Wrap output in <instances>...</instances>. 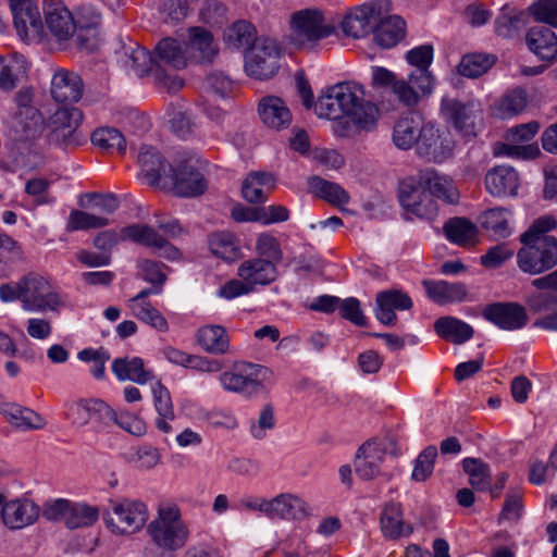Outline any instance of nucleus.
I'll return each mask as SVG.
<instances>
[{
  "label": "nucleus",
  "mask_w": 557,
  "mask_h": 557,
  "mask_svg": "<svg viewBox=\"0 0 557 557\" xmlns=\"http://www.w3.org/2000/svg\"><path fill=\"white\" fill-rule=\"evenodd\" d=\"M257 40L255 26L246 20L236 21L224 30L225 44L234 49H246Z\"/></svg>",
  "instance_id": "obj_50"
},
{
  "label": "nucleus",
  "mask_w": 557,
  "mask_h": 557,
  "mask_svg": "<svg viewBox=\"0 0 557 557\" xmlns=\"http://www.w3.org/2000/svg\"><path fill=\"white\" fill-rule=\"evenodd\" d=\"M405 27L400 16H388L373 27V40L381 48H393L405 37Z\"/></svg>",
  "instance_id": "obj_41"
},
{
  "label": "nucleus",
  "mask_w": 557,
  "mask_h": 557,
  "mask_svg": "<svg viewBox=\"0 0 557 557\" xmlns=\"http://www.w3.org/2000/svg\"><path fill=\"white\" fill-rule=\"evenodd\" d=\"M483 317L502 330L515 331L522 329L528 322V314L519 304L495 302L488 305Z\"/></svg>",
  "instance_id": "obj_17"
},
{
  "label": "nucleus",
  "mask_w": 557,
  "mask_h": 557,
  "mask_svg": "<svg viewBox=\"0 0 557 557\" xmlns=\"http://www.w3.org/2000/svg\"><path fill=\"white\" fill-rule=\"evenodd\" d=\"M99 22V15H94L90 23L88 24H82L81 22H77L74 34L78 48L87 51H94L98 48L100 41L98 32Z\"/></svg>",
  "instance_id": "obj_58"
},
{
  "label": "nucleus",
  "mask_w": 557,
  "mask_h": 557,
  "mask_svg": "<svg viewBox=\"0 0 557 557\" xmlns=\"http://www.w3.org/2000/svg\"><path fill=\"white\" fill-rule=\"evenodd\" d=\"M166 184H171L176 196L186 198L200 196L208 188V182L196 169L193 158L178 161L164 183Z\"/></svg>",
  "instance_id": "obj_14"
},
{
  "label": "nucleus",
  "mask_w": 557,
  "mask_h": 557,
  "mask_svg": "<svg viewBox=\"0 0 557 557\" xmlns=\"http://www.w3.org/2000/svg\"><path fill=\"white\" fill-rule=\"evenodd\" d=\"M50 92L57 102H77L84 92L83 79L75 72L64 69L58 70L51 78Z\"/></svg>",
  "instance_id": "obj_24"
},
{
  "label": "nucleus",
  "mask_w": 557,
  "mask_h": 557,
  "mask_svg": "<svg viewBox=\"0 0 557 557\" xmlns=\"http://www.w3.org/2000/svg\"><path fill=\"white\" fill-rule=\"evenodd\" d=\"M377 22L376 12L373 5L362 4L346 14L341 27L345 36L362 38L373 32Z\"/></svg>",
  "instance_id": "obj_27"
},
{
  "label": "nucleus",
  "mask_w": 557,
  "mask_h": 557,
  "mask_svg": "<svg viewBox=\"0 0 557 557\" xmlns=\"http://www.w3.org/2000/svg\"><path fill=\"white\" fill-rule=\"evenodd\" d=\"M422 284L428 297L441 306L462 302L468 294L467 286L461 282L424 280Z\"/></svg>",
  "instance_id": "obj_34"
},
{
  "label": "nucleus",
  "mask_w": 557,
  "mask_h": 557,
  "mask_svg": "<svg viewBox=\"0 0 557 557\" xmlns=\"http://www.w3.org/2000/svg\"><path fill=\"white\" fill-rule=\"evenodd\" d=\"M22 307L29 312L57 311L62 305L61 296L50 289L48 281L36 272H28L22 277Z\"/></svg>",
  "instance_id": "obj_10"
},
{
  "label": "nucleus",
  "mask_w": 557,
  "mask_h": 557,
  "mask_svg": "<svg viewBox=\"0 0 557 557\" xmlns=\"http://www.w3.org/2000/svg\"><path fill=\"white\" fill-rule=\"evenodd\" d=\"M14 26L21 37L42 32L41 16L34 0H10Z\"/></svg>",
  "instance_id": "obj_23"
},
{
  "label": "nucleus",
  "mask_w": 557,
  "mask_h": 557,
  "mask_svg": "<svg viewBox=\"0 0 557 557\" xmlns=\"http://www.w3.org/2000/svg\"><path fill=\"white\" fill-rule=\"evenodd\" d=\"M485 187L487 193L494 197L516 196L519 175L511 166H495L485 175Z\"/></svg>",
  "instance_id": "obj_30"
},
{
  "label": "nucleus",
  "mask_w": 557,
  "mask_h": 557,
  "mask_svg": "<svg viewBox=\"0 0 557 557\" xmlns=\"http://www.w3.org/2000/svg\"><path fill=\"white\" fill-rule=\"evenodd\" d=\"M127 55L128 59L126 65L137 76H144L150 71L154 74V59L146 48L140 46L131 48V52Z\"/></svg>",
  "instance_id": "obj_62"
},
{
  "label": "nucleus",
  "mask_w": 557,
  "mask_h": 557,
  "mask_svg": "<svg viewBox=\"0 0 557 557\" xmlns=\"http://www.w3.org/2000/svg\"><path fill=\"white\" fill-rule=\"evenodd\" d=\"M210 251L225 260L234 261L240 256V248L234 234L230 232H214L208 237Z\"/></svg>",
  "instance_id": "obj_48"
},
{
  "label": "nucleus",
  "mask_w": 557,
  "mask_h": 557,
  "mask_svg": "<svg viewBox=\"0 0 557 557\" xmlns=\"http://www.w3.org/2000/svg\"><path fill=\"white\" fill-rule=\"evenodd\" d=\"M197 343L207 351L224 355L230 349V338L221 325H206L197 332Z\"/></svg>",
  "instance_id": "obj_46"
},
{
  "label": "nucleus",
  "mask_w": 557,
  "mask_h": 557,
  "mask_svg": "<svg viewBox=\"0 0 557 557\" xmlns=\"http://www.w3.org/2000/svg\"><path fill=\"white\" fill-rule=\"evenodd\" d=\"M258 111L262 123L270 128L281 131L292 123V112L280 97H263L259 102Z\"/></svg>",
  "instance_id": "obj_32"
},
{
  "label": "nucleus",
  "mask_w": 557,
  "mask_h": 557,
  "mask_svg": "<svg viewBox=\"0 0 557 557\" xmlns=\"http://www.w3.org/2000/svg\"><path fill=\"white\" fill-rule=\"evenodd\" d=\"M375 302V318L385 325L396 323L395 310H409L412 307L411 298L399 289H387L377 293Z\"/></svg>",
  "instance_id": "obj_26"
},
{
  "label": "nucleus",
  "mask_w": 557,
  "mask_h": 557,
  "mask_svg": "<svg viewBox=\"0 0 557 557\" xmlns=\"http://www.w3.org/2000/svg\"><path fill=\"white\" fill-rule=\"evenodd\" d=\"M83 114L77 108H60L50 117V126L55 140L75 143L77 140V128L82 122Z\"/></svg>",
  "instance_id": "obj_28"
},
{
  "label": "nucleus",
  "mask_w": 557,
  "mask_h": 557,
  "mask_svg": "<svg viewBox=\"0 0 557 557\" xmlns=\"http://www.w3.org/2000/svg\"><path fill=\"white\" fill-rule=\"evenodd\" d=\"M148 534L158 547L174 552L185 546L189 530L182 520L180 508L166 505L159 508L157 518L149 523Z\"/></svg>",
  "instance_id": "obj_4"
},
{
  "label": "nucleus",
  "mask_w": 557,
  "mask_h": 557,
  "mask_svg": "<svg viewBox=\"0 0 557 557\" xmlns=\"http://www.w3.org/2000/svg\"><path fill=\"white\" fill-rule=\"evenodd\" d=\"M151 392L153 406L159 416L156 420V426L163 433H170L172 432V426L169 421L175 418L171 394L160 381L152 385Z\"/></svg>",
  "instance_id": "obj_42"
},
{
  "label": "nucleus",
  "mask_w": 557,
  "mask_h": 557,
  "mask_svg": "<svg viewBox=\"0 0 557 557\" xmlns=\"http://www.w3.org/2000/svg\"><path fill=\"white\" fill-rule=\"evenodd\" d=\"M528 13L504 8L495 20V33L506 39L518 37L528 24Z\"/></svg>",
  "instance_id": "obj_44"
},
{
  "label": "nucleus",
  "mask_w": 557,
  "mask_h": 557,
  "mask_svg": "<svg viewBox=\"0 0 557 557\" xmlns=\"http://www.w3.org/2000/svg\"><path fill=\"white\" fill-rule=\"evenodd\" d=\"M187 54L200 62H211L218 54L219 48L211 32L203 27L188 28Z\"/></svg>",
  "instance_id": "obj_35"
},
{
  "label": "nucleus",
  "mask_w": 557,
  "mask_h": 557,
  "mask_svg": "<svg viewBox=\"0 0 557 557\" xmlns=\"http://www.w3.org/2000/svg\"><path fill=\"white\" fill-rule=\"evenodd\" d=\"M448 240L459 246H472L476 242L478 228L474 223L465 218H453L444 225Z\"/></svg>",
  "instance_id": "obj_47"
},
{
  "label": "nucleus",
  "mask_w": 557,
  "mask_h": 557,
  "mask_svg": "<svg viewBox=\"0 0 557 557\" xmlns=\"http://www.w3.org/2000/svg\"><path fill=\"white\" fill-rule=\"evenodd\" d=\"M335 33L319 10L305 9L295 12L290 18L289 41L297 49L312 50L319 41Z\"/></svg>",
  "instance_id": "obj_5"
},
{
  "label": "nucleus",
  "mask_w": 557,
  "mask_h": 557,
  "mask_svg": "<svg viewBox=\"0 0 557 557\" xmlns=\"http://www.w3.org/2000/svg\"><path fill=\"white\" fill-rule=\"evenodd\" d=\"M385 449L376 442L364 443L357 451L355 471L362 480H372L380 474Z\"/></svg>",
  "instance_id": "obj_29"
},
{
  "label": "nucleus",
  "mask_w": 557,
  "mask_h": 557,
  "mask_svg": "<svg viewBox=\"0 0 557 557\" xmlns=\"http://www.w3.org/2000/svg\"><path fill=\"white\" fill-rule=\"evenodd\" d=\"M16 111L12 119V128L20 139H32L39 135L45 126L39 110L33 106V90L21 89L14 97Z\"/></svg>",
  "instance_id": "obj_12"
},
{
  "label": "nucleus",
  "mask_w": 557,
  "mask_h": 557,
  "mask_svg": "<svg viewBox=\"0 0 557 557\" xmlns=\"http://www.w3.org/2000/svg\"><path fill=\"white\" fill-rule=\"evenodd\" d=\"M425 125L418 114L412 113L400 117L393 129L395 146L403 150L410 149L413 146L417 147Z\"/></svg>",
  "instance_id": "obj_37"
},
{
  "label": "nucleus",
  "mask_w": 557,
  "mask_h": 557,
  "mask_svg": "<svg viewBox=\"0 0 557 557\" xmlns=\"http://www.w3.org/2000/svg\"><path fill=\"white\" fill-rule=\"evenodd\" d=\"M434 77L430 70H413L408 81L400 79L397 84L399 101L405 106L412 107L418 103L421 96H428L432 92Z\"/></svg>",
  "instance_id": "obj_25"
},
{
  "label": "nucleus",
  "mask_w": 557,
  "mask_h": 557,
  "mask_svg": "<svg viewBox=\"0 0 557 557\" xmlns=\"http://www.w3.org/2000/svg\"><path fill=\"white\" fill-rule=\"evenodd\" d=\"M436 457L437 449L435 446L430 445L425 447L414 461L411 474L412 480L417 482H424L428 480L433 473Z\"/></svg>",
  "instance_id": "obj_60"
},
{
  "label": "nucleus",
  "mask_w": 557,
  "mask_h": 557,
  "mask_svg": "<svg viewBox=\"0 0 557 557\" xmlns=\"http://www.w3.org/2000/svg\"><path fill=\"white\" fill-rule=\"evenodd\" d=\"M525 12L536 22L557 27V0H536Z\"/></svg>",
  "instance_id": "obj_59"
},
{
  "label": "nucleus",
  "mask_w": 557,
  "mask_h": 557,
  "mask_svg": "<svg viewBox=\"0 0 557 557\" xmlns=\"http://www.w3.org/2000/svg\"><path fill=\"white\" fill-rule=\"evenodd\" d=\"M0 412L7 418L10 424L24 431L40 430L46 425V421L40 414L16 404L3 405Z\"/></svg>",
  "instance_id": "obj_43"
},
{
  "label": "nucleus",
  "mask_w": 557,
  "mask_h": 557,
  "mask_svg": "<svg viewBox=\"0 0 557 557\" xmlns=\"http://www.w3.org/2000/svg\"><path fill=\"white\" fill-rule=\"evenodd\" d=\"M364 96L363 87L355 82H343L329 87L314 103V112L319 117L345 121L348 104L356 97Z\"/></svg>",
  "instance_id": "obj_9"
},
{
  "label": "nucleus",
  "mask_w": 557,
  "mask_h": 557,
  "mask_svg": "<svg viewBox=\"0 0 557 557\" xmlns=\"http://www.w3.org/2000/svg\"><path fill=\"white\" fill-rule=\"evenodd\" d=\"M436 334L454 344H462L473 336V329L468 323L454 318L442 317L434 323Z\"/></svg>",
  "instance_id": "obj_45"
},
{
  "label": "nucleus",
  "mask_w": 557,
  "mask_h": 557,
  "mask_svg": "<svg viewBox=\"0 0 557 557\" xmlns=\"http://www.w3.org/2000/svg\"><path fill=\"white\" fill-rule=\"evenodd\" d=\"M308 185L313 194L334 206H343L349 202L348 193L336 183L312 176L308 180Z\"/></svg>",
  "instance_id": "obj_49"
},
{
  "label": "nucleus",
  "mask_w": 557,
  "mask_h": 557,
  "mask_svg": "<svg viewBox=\"0 0 557 557\" xmlns=\"http://www.w3.org/2000/svg\"><path fill=\"white\" fill-rule=\"evenodd\" d=\"M147 506L136 499L110 500L103 519L115 534H133L139 531L148 520Z\"/></svg>",
  "instance_id": "obj_7"
},
{
  "label": "nucleus",
  "mask_w": 557,
  "mask_h": 557,
  "mask_svg": "<svg viewBox=\"0 0 557 557\" xmlns=\"http://www.w3.org/2000/svg\"><path fill=\"white\" fill-rule=\"evenodd\" d=\"M158 448L149 444L133 447L125 454V460L141 470L154 468L160 462Z\"/></svg>",
  "instance_id": "obj_57"
},
{
  "label": "nucleus",
  "mask_w": 557,
  "mask_h": 557,
  "mask_svg": "<svg viewBox=\"0 0 557 557\" xmlns=\"http://www.w3.org/2000/svg\"><path fill=\"white\" fill-rule=\"evenodd\" d=\"M380 112L377 107L366 101L362 97H356L345 115V121H338L333 124V131L337 136L349 137L358 131H371L379 119Z\"/></svg>",
  "instance_id": "obj_13"
},
{
  "label": "nucleus",
  "mask_w": 557,
  "mask_h": 557,
  "mask_svg": "<svg viewBox=\"0 0 557 557\" xmlns=\"http://www.w3.org/2000/svg\"><path fill=\"white\" fill-rule=\"evenodd\" d=\"M520 242L523 246L517 252V264L523 273L541 274L557 264V238H529Z\"/></svg>",
  "instance_id": "obj_8"
},
{
  "label": "nucleus",
  "mask_w": 557,
  "mask_h": 557,
  "mask_svg": "<svg viewBox=\"0 0 557 557\" xmlns=\"http://www.w3.org/2000/svg\"><path fill=\"white\" fill-rule=\"evenodd\" d=\"M442 111L446 119L463 136H474L475 120L480 115L479 108L473 102L462 103L456 99L444 98Z\"/></svg>",
  "instance_id": "obj_19"
},
{
  "label": "nucleus",
  "mask_w": 557,
  "mask_h": 557,
  "mask_svg": "<svg viewBox=\"0 0 557 557\" xmlns=\"http://www.w3.org/2000/svg\"><path fill=\"white\" fill-rule=\"evenodd\" d=\"M122 240H132L136 244L163 249V256L169 259L178 257V250L160 235L153 227L146 224H132L122 228Z\"/></svg>",
  "instance_id": "obj_21"
},
{
  "label": "nucleus",
  "mask_w": 557,
  "mask_h": 557,
  "mask_svg": "<svg viewBox=\"0 0 557 557\" xmlns=\"http://www.w3.org/2000/svg\"><path fill=\"white\" fill-rule=\"evenodd\" d=\"M496 62V57L488 53L475 52L462 57L458 72L468 78H476L486 73Z\"/></svg>",
  "instance_id": "obj_51"
},
{
  "label": "nucleus",
  "mask_w": 557,
  "mask_h": 557,
  "mask_svg": "<svg viewBox=\"0 0 557 557\" xmlns=\"http://www.w3.org/2000/svg\"><path fill=\"white\" fill-rule=\"evenodd\" d=\"M401 207L418 218L431 220L437 214L438 206L434 198L454 205L459 201V190L454 181L426 168L416 176L404 180L399 187Z\"/></svg>",
  "instance_id": "obj_1"
},
{
  "label": "nucleus",
  "mask_w": 557,
  "mask_h": 557,
  "mask_svg": "<svg viewBox=\"0 0 557 557\" xmlns=\"http://www.w3.org/2000/svg\"><path fill=\"white\" fill-rule=\"evenodd\" d=\"M154 58V81L158 86L169 92L180 90L184 82L175 74L168 72L169 70L177 71L187 65L189 55L187 54V46L173 38H163L156 46Z\"/></svg>",
  "instance_id": "obj_2"
},
{
  "label": "nucleus",
  "mask_w": 557,
  "mask_h": 557,
  "mask_svg": "<svg viewBox=\"0 0 557 557\" xmlns=\"http://www.w3.org/2000/svg\"><path fill=\"white\" fill-rule=\"evenodd\" d=\"M44 13L47 27L58 40H66L74 35L77 22L61 0H46Z\"/></svg>",
  "instance_id": "obj_18"
},
{
  "label": "nucleus",
  "mask_w": 557,
  "mask_h": 557,
  "mask_svg": "<svg viewBox=\"0 0 557 557\" xmlns=\"http://www.w3.org/2000/svg\"><path fill=\"white\" fill-rule=\"evenodd\" d=\"M463 471L469 475V484L476 491L484 492L491 487L492 472L490 466L478 458H465Z\"/></svg>",
  "instance_id": "obj_52"
},
{
  "label": "nucleus",
  "mask_w": 557,
  "mask_h": 557,
  "mask_svg": "<svg viewBox=\"0 0 557 557\" xmlns=\"http://www.w3.org/2000/svg\"><path fill=\"white\" fill-rule=\"evenodd\" d=\"M91 143L107 152H124L126 140L123 134L114 127H99L91 134Z\"/></svg>",
  "instance_id": "obj_53"
},
{
  "label": "nucleus",
  "mask_w": 557,
  "mask_h": 557,
  "mask_svg": "<svg viewBox=\"0 0 557 557\" xmlns=\"http://www.w3.org/2000/svg\"><path fill=\"white\" fill-rule=\"evenodd\" d=\"M274 185L275 180L271 173L251 172L243 183L242 194L251 203L264 202Z\"/></svg>",
  "instance_id": "obj_40"
},
{
  "label": "nucleus",
  "mask_w": 557,
  "mask_h": 557,
  "mask_svg": "<svg viewBox=\"0 0 557 557\" xmlns=\"http://www.w3.org/2000/svg\"><path fill=\"white\" fill-rule=\"evenodd\" d=\"M380 530L388 541L409 536L413 532L412 525L405 522L401 506L397 503H389L383 507L380 515Z\"/></svg>",
  "instance_id": "obj_31"
},
{
  "label": "nucleus",
  "mask_w": 557,
  "mask_h": 557,
  "mask_svg": "<svg viewBox=\"0 0 557 557\" xmlns=\"http://www.w3.org/2000/svg\"><path fill=\"white\" fill-rule=\"evenodd\" d=\"M308 513V504L297 495L282 493L271 499V519H300Z\"/></svg>",
  "instance_id": "obj_39"
},
{
  "label": "nucleus",
  "mask_w": 557,
  "mask_h": 557,
  "mask_svg": "<svg viewBox=\"0 0 557 557\" xmlns=\"http://www.w3.org/2000/svg\"><path fill=\"white\" fill-rule=\"evenodd\" d=\"M509 211L505 208H493L481 215V224L494 236L505 238L510 235Z\"/></svg>",
  "instance_id": "obj_55"
},
{
  "label": "nucleus",
  "mask_w": 557,
  "mask_h": 557,
  "mask_svg": "<svg viewBox=\"0 0 557 557\" xmlns=\"http://www.w3.org/2000/svg\"><path fill=\"white\" fill-rule=\"evenodd\" d=\"M528 48L543 61H553L557 55V36L545 26H535L525 36Z\"/></svg>",
  "instance_id": "obj_36"
},
{
  "label": "nucleus",
  "mask_w": 557,
  "mask_h": 557,
  "mask_svg": "<svg viewBox=\"0 0 557 557\" xmlns=\"http://www.w3.org/2000/svg\"><path fill=\"white\" fill-rule=\"evenodd\" d=\"M527 103V94L522 89H515L502 98L498 109L502 117H509L522 112Z\"/></svg>",
  "instance_id": "obj_64"
},
{
  "label": "nucleus",
  "mask_w": 557,
  "mask_h": 557,
  "mask_svg": "<svg viewBox=\"0 0 557 557\" xmlns=\"http://www.w3.org/2000/svg\"><path fill=\"white\" fill-rule=\"evenodd\" d=\"M108 223L109 221L106 218L97 216L81 210H73L70 213L66 230L69 232H74L79 230L100 228L108 225Z\"/></svg>",
  "instance_id": "obj_63"
},
{
  "label": "nucleus",
  "mask_w": 557,
  "mask_h": 557,
  "mask_svg": "<svg viewBox=\"0 0 557 557\" xmlns=\"http://www.w3.org/2000/svg\"><path fill=\"white\" fill-rule=\"evenodd\" d=\"M525 304L533 313L541 314L533 323L535 327L557 332V269L531 282Z\"/></svg>",
  "instance_id": "obj_3"
},
{
  "label": "nucleus",
  "mask_w": 557,
  "mask_h": 557,
  "mask_svg": "<svg viewBox=\"0 0 557 557\" xmlns=\"http://www.w3.org/2000/svg\"><path fill=\"white\" fill-rule=\"evenodd\" d=\"M138 163L141 174L151 186L164 184L174 168L156 148L146 145L140 148Z\"/></svg>",
  "instance_id": "obj_20"
},
{
  "label": "nucleus",
  "mask_w": 557,
  "mask_h": 557,
  "mask_svg": "<svg viewBox=\"0 0 557 557\" xmlns=\"http://www.w3.org/2000/svg\"><path fill=\"white\" fill-rule=\"evenodd\" d=\"M271 374V371L263 366L242 361L235 362L230 370L223 372L219 381L227 392L252 397L261 392Z\"/></svg>",
  "instance_id": "obj_6"
},
{
  "label": "nucleus",
  "mask_w": 557,
  "mask_h": 557,
  "mask_svg": "<svg viewBox=\"0 0 557 557\" xmlns=\"http://www.w3.org/2000/svg\"><path fill=\"white\" fill-rule=\"evenodd\" d=\"M99 518V510L95 506L85 503L71 502L65 525L69 529L87 528Z\"/></svg>",
  "instance_id": "obj_54"
},
{
  "label": "nucleus",
  "mask_w": 557,
  "mask_h": 557,
  "mask_svg": "<svg viewBox=\"0 0 557 557\" xmlns=\"http://www.w3.org/2000/svg\"><path fill=\"white\" fill-rule=\"evenodd\" d=\"M66 418L72 425L82 428L90 421L109 425L115 419V411L98 398H82L66 405Z\"/></svg>",
  "instance_id": "obj_15"
},
{
  "label": "nucleus",
  "mask_w": 557,
  "mask_h": 557,
  "mask_svg": "<svg viewBox=\"0 0 557 557\" xmlns=\"http://www.w3.org/2000/svg\"><path fill=\"white\" fill-rule=\"evenodd\" d=\"M128 309L131 310L132 314L135 318H137L138 320L143 321L146 324H149L157 331L166 332L169 330L166 319L157 308L152 306V304H143L141 306L137 305Z\"/></svg>",
  "instance_id": "obj_61"
},
{
  "label": "nucleus",
  "mask_w": 557,
  "mask_h": 557,
  "mask_svg": "<svg viewBox=\"0 0 557 557\" xmlns=\"http://www.w3.org/2000/svg\"><path fill=\"white\" fill-rule=\"evenodd\" d=\"M112 372L120 381L128 380L141 385L154 379L153 372L145 369V362L140 357L114 359Z\"/></svg>",
  "instance_id": "obj_38"
},
{
  "label": "nucleus",
  "mask_w": 557,
  "mask_h": 557,
  "mask_svg": "<svg viewBox=\"0 0 557 557\" xmlns=\"http://www.w3.org/2000/svg\"><path fill=\"white\" fill-rule=\"evenodd\" d=\"M454 147L455 143L448 132H441L432 124H426L416 152L426 162L442 163L451 157Z\"/></svg>",
  "instance_id": "obj_16"
},
{
  "label": "nucleus",
  "mask_w": 557,
  "mask_h": 557,
  "mask_svg": "<svg viewBox=\"0 0 557 557\" xmlns=\"http://www.w3.org/2000/svg\"><path fill=\"white\" fill-rule=\"evenodd\" d=\"M27 63L23 57H15L4 64L0 70V89L11 91L17 86V83L26 77Z\"/></svg>",
  "instance_id": "obj_56"
},
{
  "label": "nucleus",
  "mask_w": 557,
  "mask_h": 557,
  "mask_svg": "<svg viewBox=\"0 0 557 557\" xmlns=\"http://www.w3.org/2000/svg\"><path fill=\"white\" fill-rule=\"evenodd\" d=\"M281 49L271 38H259L245 55V71L256 79H269L280 69Z\"/></svg>",
  "instance_id": "obj_11"
},
{
  "label": "nucleus",
  "mask_w": 557,
  "mask_h": 557,
  "mask_svg": "<svg viewBox=\"0 0 557 557\" xmlns=\"http://www.w3.org/2000/svg\"><path fill=\"white\" fill-rule=\"evenodd\" d=\"M40 508L33 500L17 498L2 506V521L11 530H20L36 522Z\"/></svg>",
  "instance_id": "obj_22"
},
{
  "label": "nucleus",
  "mask_w": 557,
  "mask_h": 557,
  "mask_svg": "<svg viewBox=\"0 0 557 557\" xmlns=\"http://www.w3.org/2000/svg\"><path fill=\"white\" fill-rule=\"evenodd\" d=\"M237 275L252 288L253 285H269L277 277L276 263L264 258L249 259L239 265Z\"/></svg>",
  "instance_id": "obj_33"
}]
</instances>
